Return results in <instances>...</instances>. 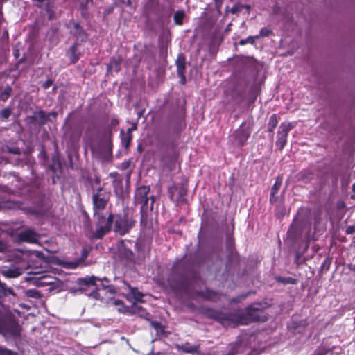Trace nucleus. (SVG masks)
<instances>
[{
	"instance_id": "obj_1",
	"label": "nucleus",
	"mask_w": 355,
	"mask_h": 355,
	"mask_svg": "<svg viewBox=\"0 0 355 355\" xmlns=\"http://www.w3.org/2000/svg\"><path fill=\"white\" fill-rule=\"evenodd\" d=\"M188 267L185 261L180 260L174 263L166 279V284L175 293H187L191 286V280L187 277Z\"/></svg>"
},
{
	"instance_id": "obj_2",
	"label": "nucleus",
	"mask_w": 355,
	"mask_h": 355,
	"mask_svg": "<svg viewBox=\"0 0 355 355\" xmlns=\"http://www.w3.org/2000/svg\"><path fill=\"white\" fill-rule=\"evenodd\" d=\"M266 304L254 302L246 306L242 313H233V326L248 325L250 323L266 322L268 315L266 313Z\"/></svg>"
},
{
	"instance_id": "obj_3",
	"label": "nucleus",
	"mask_w": 355,
	"mask_h": 355,
	"mask_svg": "<svg viewBox=\"0 0 355 355\" xmlns=\"http://www.w3.org/2000/svg\"><path fill=\"white\" fill-rule=\"evenodd\" d=\"M135 225L134 211L129 207H126L121 213L114 214L113 230L116 234L121 236L128 234Z\"/></svg>"
},
{
	"instance_id": "obj_4",
	"label": "nucleus",
	"mask_w": 355,
	"mask_h": 355,
	"mask_svg": "<svg viewBox=\"0 0 355 355\" xmlns=\"http://www.w3.org/2000/svg\"><path fill=\"white\" fill-rule=\"evenodd\" d=\"M199 311L207 318L214 320L223 326H233L232 313H225L210 307H201Z\"/></svg>"
},
{
	"instance_id": "obj_5",
	"label": "nucleus",
	"mask_w": 355,
	"mask_h": 355,
	"mask_svg": "<svg viewBox=\"0 0 355 355\" xmlns=\"http://www.w3.org/2000/svg\"><path fill=\"white\" fill-rule=\"evenodd\" d=\"M94 215L96 216L98 221L96 223L97 229L93 233L92 237L96 239H101L112 230L114 214L110 213L107 218L100 212Z\"/></svg>"
},
{
	"instance_id": "obj_6",
	"label": "nucleus",
	"mask_w": 355,
	"mask_h": 355,
	"mask_svg": "<svg viewBox=\"0 0 355 355\" xmlns=\"http://www.w3.org/2000/svg\"><path fill=\"white\" fill-rule=\"evenodd\" d=\"M21 327L14 315H0V333L9 334L13 337H19L21 335Z\"/></svg>"
},
{
	"instance_id": "obj_7",
	"label": "nucleus",
	"mask_w": 355,
	"mask_h": 355,
	"mask_svg": "<svg viewBox=\"0 0 355 355\" xmlns=\"http://www.w3.org/2000/svg\"><path fill=\"white\" fill-rule=\"evenodd\" d=\"M111 193L102 187L94 190L92 195V204L94 214L103 211L110 201Z\"/></svg>"
},
{
	"instance_id": "obj_8",
	"label": "nucleus",
	"mask_w": 355,
	"mask_h": 355,
	"mask_svg": "<svg viewBox=\"0 0 355 355\" xmlns=\"http://www.w3.org/2000/svg\"><path fill=\"white\" fill-rule=\"evenodd\" d=\"M293 128L291 123H282L279 126L275 144L280 150L286 146L288 133Z\"/></svg>"
},
{
	"instance_id": "obj_9",
	"label": "nucleus",
	"mask_w": 355,
	"mask_h": 355,
	"mask_svg": "<svg viewBox=\"0 0 355 355\" xmlns=\"http://www.w3.org/2000/svg\"><path fill=\"white\" fill-rule=\"evenodd\" d=\"M251 134V129L249 127H245L244 123H242L233 133V137L236 141L238 145L243 146Z\"/></svg>"
},
{
	"instance_id": "obj_10",
	"label": "nucleus",
	"mask_w": 355,
	"mask_h": 355,
	"mask_svg": "<svg viewBox=\"0 0 355 355\" xmlns=\"http://www.w3.org/2000/svg\"><path fill=\"white\" fill-rule=\"evenodd\" d=\"M69 27L70 28V34L76 37L75 42L79 43V42H83L87 40V34L80 23L70 21Z\"/></svg>"
},
{
	"instance_id": "obj_11",
	"label": "nucleus",
	"mask_w": 355,
	"mask_h": 355,
	"mask_svg": "<svg viewBox=\"0 0 355 355\" xmlns=\"http://www.w3.org/2000/svg\"><path fill=\"white\" fill-rule=\"evenodd\" d=\"M149 186H141L137 189L135 193V201L136 203L140 204L141 206L148 207L150 192Z\"/></svg>"
},
{
	"instance_id": "obj_12",
	"label": "nucleus",
	"mask_w": 355,
	"mask_h": 355,
	"mask_svg": "<svg viewBox=\"0 0 355 355\" xmlns=\"http://www.w3.org/2000/svg\"><path fill=\"white\" fill-rule=\"evenodd\" d=\"M58 282V279L50 276V275H41L38 277H35L33 279V283L35 286L37 287H44L46 286H49V291H52L55 288V284Z\"/></svg>"
},
{
	"instance_id": "obj_13",
	"label": "nucleus",
	"mask_w": 355,
	"mask_h": 355,
	"mask_svg": "<svg viewBox=\"0 0 355 355\" xmlns=\"http://www.w3.org/2000/svg\"><path fill=\"white\" fill-rule=\"evenodd\" d=\"M304 230V225L300 221H294L289 227L287 234L288 237L293 241L295 242L302 236Z\"/></svg>"
},
{
	"instance_id": "obj_14",
	"label": "nucleus",
	"mask_w": 355,
	"mask_h": 355,
	"mask_svg": "<svg viewBox=\"0 0 355 355\" xmlns=\"http://www.w3.org/2000/svg\"><path fill=\"white\" fill-rule=\"evenodd\" d=\"M196 295L199 296L207 301L218 302L221 298V293L219 291L206 288L203 291H196Z\"/></svg>"
},
{
	"instance_id": "obj_15",
	"label": "nucleus",
	"mask_w": 355,
	"mask_h": 355,
	"mask_svg": "<svg viewBox=\"0 0 355 355\" xmlns=\"http://www.w3.org/2000/svg\"><path fill=\"white\" fill-rule=\"evenodd\" d=\"M0 272L6 278H16L23 274L24 269L17 266L12 265L10 267H3Z\"/></svg>"
},
{
	"instance_id": "obj_16",
	"label": "nucleus",
	"mask_w": 355,
	"mask_h": 355,
	"mask_svg": "<svg viewBox=\"0 0 355 355\" xmlns=\"http://www.w3.org/2000/svg\"><path fill=\"white\" fill-rule=\"evenodd\" d=\"M185 127L186 123L182 117L171 119L168 123L169 131H172L173 134L177 135H179Z\"/></svg>"
},
{
	"instance_id": "obj_17",
	"label": "nucleus",
	"mask_w": 355,
	"mask_h": 355,
	"mask_svg": "<svg viewBox=\"0 0 355 355\" xmlns=\"http://www.w3.org/2000/svg\"><path fill=\"white\" fill-rule=\"evenodd\" d=\"M18 237L21 241L29 243H36L39 239L38 234L32 229H28L21 232Z\"/></svg>"
},
{
	"instance_id": "obj_18",
	"label": "nucleus",
	"mask_w": 355,
	"mask_h": 355,
	"mask_svg": "<svg viewBox=\"0 0 355 355\" xmlns=\"http://www.w3.org/2000/svg\"><path fill=\"white\" fill-rule=\"evenodd\" d=\"M96 279L97 278L94 276L78 278L77 279V284L79 286V291L83 292L86 291L87 288L90 286H96Z\"/></svg>"
},
{
	"instance_id": "obj_19",
	"label": "nucleus",
	"mask_w": 355,
	"mask_h": 355,
	"mask_svg": "<svg viewBox=\"0 0 355 355\" xmlns=\"http://www.w3.org/2000/svg\"><path fill=\"white\" fill-rule=\"evenodd\" d=\"M29 119L33 123H37L40 126L46 124L49 120V116L42 110L35 112L34 115L29 116Z\"/></svg>"
},
{
	"instance_id": "obj_20",
	"label": "nucleus",
	"mask_w": 355,
	"mask_h": 355,
	"mask_svg": "<svg viewBox=\"0 0 355 355\" xmlns=\"http://www.w3.org/2000/svg\"><path fill=\"white\" fill-rule=\"evenodd\" d=\"M78 46L79 43L75 42L67 53V55L72 64H76L80 59V53L77 52Z\"/></svg>"
},
{
	"instance_id": "obj_21",
	"label": "nucleus",
	"mask_w": 355,
	"mask_h": 355,
	"mask_svg": "<svg viewBox=\"0 0 355 355\" xmlns=\"http://www.w3.org/2000/svg\"><path fill=\"white\" fill-rule=\"evenodd\" d=\"M177 73L178 76H183L186 72V58L183 53H180L175 61Z\"/></svg>"
},
{
	"instance_id": "obj_22",
	"label": "nucleus",
	"mask_w": 355,
	"mask_h": 355,
	"mask_svg": "<svg viewBox=\"0 0 355 355\" xmlns=\"http://www.w3.org/2000/svg\"><path fill=\"white\" fill-rule=\"evenodd\" d=\"M282 184V178L280 176H278L274 184L272 185L270 191V202L274 203L277 201V197L276 196V194L277 193L278 191L279 190Z\"/></svg>"
},
{
	"instance_id": "obj_23",
	"label": "nucleus",
	"mask_w": 355,
	"mask_h": 355,
	"mask_svg": "<svg viewBox=\"0 0 355 355\" xmlns=\"http://www.w3.org/2000/svg\"><path fill=\"white\" fill-rule=\"evenodd\" d=\"M121 61L119 59H116V58H112L110 60V62L107 65V70L108 73H112L113 71L118 73L121 69Z\"/></svg>"
},
{
	"instance_id": "obj_24",
	"label": "nucleus",
	"mask_w": 355,
	"mask_h": 355,
	"mask_svg": "<svg viewBox=\"0 0 355 355\" xmlns=\"http://www.w3.org/2000/svg\"><path fill=\"white\" fill-rule=\"evenodd\" d=\"M199 345H191L189 343L178 346V349L188 354H195L198 352Z\"/></svg>"
},
{
	"instance_id": "obj_25",
	"label": "nucleus",
	"mask_w": 355,
	"mask_h": 355,
	"mask_svg": "<svg viewBox=\"0 0 355 355\" xmlns=\"http://www.w3.org/2000/svg\"><path fill=\"white\" fill-rule=\"evenodd\" d=\"M148 207L141 206V208H140V214H141L140 225L143 227H145L148 223Z\"/></svg>"
},
{
	"instance_id": "obj_26",
	"label": "nucleus",
	"mask_w": 355,
	"mask_h": 355,
	"mask_svg": "<svg viewBox=\"0 0 355 355\" xmlns=\"http://www.w3.org/2000/svg\"><path fill=\"white\" fill-rule=\"evenodd\" d=\"M121 141L122 146L128 149L130 146V142L132 139V135H128L125 133L123 130H121Z\"/></svg>"
},
{
	"instance_id": "obj_27",
	"label": "nucleus",
	"mask_w": 355,
	"mask_h": 355,
	"mask_svg": "<svg viewBox=\"0 0 355 355\" xmlns=\"http://www.w3.org/2000/svg\"><path fill=\"white\" fill-rule=\"evenodd\" d=\"M279 120L278 116L276 114H272L270 118L268 123V131L269 132H273L274 130L277 127L278 124Z\"/></svg>"
},
{
	"instance_id": "obj_28",
	"label": "nucleus",
	"mask_w": 355,
	"mask_h": 355,
	"mask_svg": "<svg viewBox=\"0 0 355 355\" xmlns=\"http://www.w3.org/2000/svg\"><path fill=\"white\" fill-rule=\"evenodd\" d=\"M8 295H12L13 296L15 295V293L12 288H8L6 285V284L2 283L0 281V298H2L3 297H6Z\"/></svg>"
},
{
	"instance_id": "obj_29",
	"label": "nucleus",
	"mask_w": 355,
	"mask_h": 355,
	"mask_svg": "<svg viewBox=\"0 0 355 355\" xmlns=\"http://www.w3.org/2000/svg\"><path fill=\"white\" fill-rule=\"evenodd\" d=\"M275 280L282 284H297V279L291 277H284L281 276H276Z\"/></svg>"
},
{
	"instance_id": "obj_30",
	"label": "nucleus",
	"mask_w": 355,
	"mask_h": 355,
	"mask_svg": "<svg viewBox=\"0 0 355 355\" xmlns=\"http://www.w3.org/2000/svg\"><path fill=\"white\" fill-rule=\"evenodd\" d=\"M299 180L307 182L313 179V173L309 171H302L299 173Z\"/></svg>"
},
{
	"instance_id": "obj_31",
	"label": "nucleus",
	"mask_w": 355,
	"mask_h": 355,
	"mask_svg": "<svg viewBox=\"0 0 355 355\" xmlns=\"http://www.w3.org/2000/svg\"><path fill=\"white\" fill-rule=\"evenodd\" d=\"M184 17L185 12L183 10L176 11L173 16L174 23L178 26L182 25Z\"/></svg>"
},
{
	"instance_id": "obj_32",
	"label": "nucleus",
	"mask_w": 355,
	"mask_h": 355,
	"mask_svg": "<svg viewBox=\"0 0 355 355\" xmlns=\"http://www.w3.org/2000/svg\"><path fill=\"white\" fill-rule=\"evenodd\" d=\"M24 293L28 298L38 300L42 297L41 293L36 289H28L25 291Z\"/></svg>"
},
{
	"instance_id": "obj_33",
	"label": "nucleus",
	"mask_w": 355,
	"mask_h": 355,
	"mask_svg": "<svg viewBox=\"0 0 355 355\" xmlns=\"http://www.w3.org/2000/svg\"><path fill=\"white\" fill-rule=\"evenodd\" d=\"M12 92V87L9 85L6 86L3 91L0 93V101L3 102L7 101L10 96Z\"/></svg>"
},
{
	"instance_id": "obj_34",
	"label": "nucleus",
	"mask_w": 355,
	"mask_h": 355,
	"mask_svg": "<svg viewBox=\"0 0 355 355\" xmlns=\"http://www.w3.org/2000/svg\"><path fill=\"white\" fill-rule=\"evenodd\" d=\"M150 327H153L157 332V334L163 335L165 333L164 326L157 321H151Z\"/></svg>"
},
{
	"instance_id": "obj_35",
	"label": "nucleus",
	"mask_w": 355,
	"mask_h": 355,
	"mask_svg": "<svg viewBox=\"0 0 355 355\" xmlns=\"http://www.w3.org/2000/svg\"><path fill=\"white\" fill-rule=\"evenodd\" d=\"M128 288L130 290V294L132 296L133 299L135 301H141L143 297V294L138 291L137 288H132L129 284H128Z\"/></svg>"
},
{
	"instance_id": "obj_36",
	"label": "nucleus",
	"mask_w": 355,
	"mask_h": 355,
	"mask_svg": "<svg viewBox=\"0 0 355 355\" xmlns=\"http://www.w3.org/2000/svg\"><path fill=\"white\" fill-rule=\"evenodd\" d=\"M122 254L129 261L133 262V263L135 262V254L133 253V252L131 250L128 249V248H124L123 252H122Z\"/></svg>"
},
{
	"instance_id": "obj_37",
	"label": "nucleus",
	"mask_w": 355,
	"mask_h": 355,
	"mask_svg": "<svg viewBox=\"0 0 355 355\" xmlns=\"http://www.w3.org/2000/svg\"><path fill=\"white\" fill-rule=\"evenodd\" d=\"M226 248L230 252H232L234 248V239L232 235H227L225 240Z\"/></svg>"
},
{
	"instance_id": "obj_38",
	"label": "nucleus",
	"mask_w": 355,
	"mask_h": 355,
	"mask_svg": "<svg viewBox=\"0 0 355 355\" xmlns=\"http://www.w3.org/2000/svg\"><path fill=\"white\" fill-rule=\"evenodd\" d=\"M187 193V189L185 186L182 185L178 189V201L181 202H186V199L184 198V196Z\"/></svg>"
},
{
	"instance_id": "obj_39",
	"label": "nucleus",
	"mask_w": 355,
	"mask_h": 355,
	"mask_svg": "<svg viewBox=\"0 0 355 355\" xmlns=\"http://www.w3.org/2000/svg\"><path fill=\"white\" fill-rule=\"evenodd\" d=\"M272 34V31L268 28H261L259 31V35H255V37H258V39L260 37H268Z\"/></svg>"
},
{
	"instance_id": "obj_40",
	"label": "nucleus",
	"mask_w": 355,
	"mask_h": 355,
	"mask_svg": "<svg viewBox=\"0 0 355 355\" xmlns=\"http://www.w3.org/2000/svg\"><path fill=\"white\" fill-rule=\"evenodd\" d=\"M113 304L116 306H118V311L121 313H123L125 311V306L124 302L119 299H114L113 300Z\"/></svg>"
},
{
	"instance_id": "obj_41",
	"label": "nucleus",
	"mask_w": 355,
	"mask_h": 355,
	"mask_svg": "<svg viewBox=\"0 0 355 355\" xmlns=\"http://www.w3.org/2000/svg\"><path fill=\"white\" fill-rule=\"evenodd\" d=\"M12 114V109L9 107L4 108L0 112V117L3 119H8Z\"/></svg>"
},
{
	"instance_id": "obj_42",
	"label": "nucleus",
	"mask_w": 355,
	"mask_h": 355,
	"mask_svg": "<svg viewBox=\"0 0 355 355\" xmlns=\"http://www.w3.org/2000/svg\"><path fill=\"white\" fill-rule=\"evenodd\" d=\"M258 37L254 36H249L246 39H242L239 42V44L240 45H245L247 43H250L251 44H253L255 42V40H257Z\"/></svg>"
},
{
	"instance_id": "obj_43",
	"label": "nucleus",
	"mask_w": 355,
	"mask_h": 355,
	"mask_svg": "<svg viewBox=\"0 0 355 355\" xmlns=\"http://www.w3.org/2000/svg\"><path fill=\"white\" fill-rule=\"evenodd\" d=\"M217 21V17H214L213 16L209 17L206 19L205 25L209 28H211Z\"/></svg>"
},
{
	"instance_id": "obj_44",
	"label": "nucleus",
	"mask_w": 355,
	"mask_h": 355,
	"mask_svg": "<svg viewBox=\"0 0 355 355\" xmlns=\"http://www.w3.org/2000/svg\"><path fill=\"white\" fill-rule=\"evenodd\" d=\"M80 263H81V260L76 261H67L64 263V267L69 269H75L79 266Z\"/></svg>"
},
{
	"instance_id": "obj_45",
	"label": "nucleus",
	"mask_w": 355,
	"mask_h": 355,
	"mask_svg": "<svg viewBox=\"0 0 355 355\" xmlns=\"http://www.w3.org/2000/svg\"><path fill=\"white\" fill-rule=\"evenodd\" d=\"M110 281L107 278H103L102 279V286L103 287V288H109V291L112 293H114V286H110L108 285Z\"/></svg>"
},
{
	"instance_id": "obj_46",
	"label": "nucleus",
	"mask_w": 355,
	"mask_h": 355,
	"mask_svg": "<svg viewBox=\"0 0 355 355\" xmlns=\"http://www.w3.org/2000/svg\"><path fill=\"white\" fill-rule=\"evenodd\" d=\"M178 189L177 186L175 184L168 187V193L169 198L171 200H173V197L175 196V193L178 191Z\"/></svg>"
},
{
	"instance_id": "obj_47",
	"label": "nucleus",
	"mask_w": 355,
	"mask_h": 355,
	"mask_svg": "<svg viewBox=\"0 0 355 355\" xmlns=\"http://www.w3.org/2000/svg\"><path fill=\"white\" fill-rule=\"evenodd\" d=\"M16 353L5 347L0 346V355H15Z\"/></svg>"
},
{
	"instance_id": "obj_48",
	"label": "nucleus",
	"mask_w": 355,
	"mask_h": 355,
	"mask_svg": "<svg viewBox=\"0 0 355 355\" xmlns=\"http://www.w3.org/2000/svg\"><path fill=\"white\" fill-rule=\"evenodd\" d=\"M89 297H92L95 300H98L100 298V293L98 292V288L95 286V288L94 291H92L91 293L88 294Z\"/></svg>"
},
{
	"instance_id": "obj_49",
	"label": "nucleus",
	"mask_w": 355,
	"mask_h": 355,
	"mask_svg": "<svg viewBox=\"0 0 355 355\" xmlns=\"http://www.w3.org/2000/svg\"><path fill=\"white\" fill-rule=\"evenodd\" d=\"M329 352V349L326 348H318L317 349L313 355H327Z\"/></svg>"
},
{
	"instance_id": "obj_50",
	"label": "nucleus",
	"mask_w": 355,
	"mask_h": 355,
	"mask_svg": "<svg viewBox=\"0 0 355 355\" xmlns=\"http://www.w3.org/2000/svg\"><path fill=\"white\" fill-rule=\"evenodd\" d=\"M241 8H246L248 10H250V6H243V5H234L232 8H231V12L234 14L237 12V10H241Z\"/></svg>"
},
{
	"instance_id": "obj_51",
	"label": "nucleus",
	"mask_w": 355,
	"mask_h": 355,
	"mask_svg": "<svg viewBox=\"0 0 355 355\" xmlns=\"http://www.w3.org/2000/svg\"><path fill=\"white\" fill-rule=\"evenodd\" d=\"M250 94L252 96V98L250 100V103H252L256 101L257 96L258 94L254 87L250 89Z\"/></svg>"
},
{
	"instance_id": "obj_52",
	"label": "nucleus",
	"mask_w": 355,
	"mask_h": 355,
	"mask_svg": "<svg viewBox=\"0 0 355 355\" xmlns=\"http://www.w3.org/2000/svg\"><path fill=\"white\" fill-rule=\"evenodd\" d=\"M112 133L111 131H110L108 132L107 137L105 139V141L107 144V146L109 147L110 150H112Z\"/></svg>"
},
{
	"instance_id": "obj_53",
	"label": "nucleus",
	"mask_w": 355,
	"mask_h": 355,
	"mask_svg": "<svg viewBox=\"0 0 355 355\" xmlns=\"http://www.w3.org/2000/svg\"><path fill=\"white\" fill-rule=\"evenodd\" d=\"M53 83V81L51 79H47L45 82H44L42 85V87L44 89L49 88Z\"/></svg>"
},
{
	"instance_id": "obj_54",
	"label": "nucleus",
	"mask_w": 355,
	"mask_h": 355,
	"mask_svg": "<svg viewBox=\"0 0 355 355\" xmlns=\"http://www.w3.org/2000/svg\"><path fill=\"white\" fill-rule=\"evenodd\" d=\"M8 152L14 155H20L21 150L18 147L8 148Z\"/></svg>"
},
{
	"instance_id": "obj_55",
	"label": "nucleus",
	"mask_w": 355,
	"mask_h": 355,
	"mask_svg": "<svg viewBox=\"0 0 355 355\" xmlns=\"http://www.w3.org/2000/svg\"><path fill=\"white\" fill-rule=\"evenodd\" d=\"M345 233L347 234H352L355 233V225H349L347 227L345 230Z\"/></svg>"
},
{
	"instance_id": "obj_56",
	"label": "nucleus",
	"mask_w": 355,
	"mask_h": 355,
	"mask_svg": "<svg viewBox=\"0 0 355 355\" xmlns=\"http://www.w3.org/2000/svg\"><path fill=\"white\" fill-rule=\"evenodd\" d=\"M303 252H296L295 257V263L299 265V259L302 256Z\"/></svg>"
},
{
	"instance_id": "obj_57",
	"label": "nucleus",
	"mask_w": 355,
	"mask_h": 355,
	"mask_svg": "<svg viewBox=\"0 0 355 355\" xmlns=\"http://www.w3.org/2000/svg\"><path fill=\"white\" fill-rule=\"evenodd\" d=\"M149 200H150L151 202L150 207H148V209H150V211H152L153 209V204L155 202V197L154 196H151L149 197Z\"/></svg>"
},
{
	"instance_id": "obj_58",
	"label": "nucleus",
	"mask_w": 355,
	"mask_h": 355,
	"mask_svg": "<svg viewBox=\"0 0 355 355\" xmlns=\"http://www.w3.org/2000/svg\"><path fill=\"white\" fill-rule=\"evenodd\" d=\"M137 129V124H133L131 128H129L128 130H127V132L126 134L128 135H132V132L133 130H135Z\"/></svg>"
},
{
	"instance_id": "obj_59",
	"label": "nucleus",
	"mask_w": 355,
	"mask_h": 355,
	"mask_svg": "<svg viewBox=\"0 0 355 355\" xmlns=\"http://www.w3.org/2000/svg\"><path fill=\"white\" fill-rule=\"evenodd\" d=\"M220 32V28L219 27H217L213 32L212 33V37L214 39H216L218 37V33Z\"/></svg>"
},
{
	"instance_id": "obj_60",
	"label": "nucleus",
	"mask_w": 355,
	"mask_h": 355,
	"mask_svg": "<svg viewBox=\"0 0 355 355\" xmlns=\"http://www.w3.org/2000/svg\"><path fill=\"white\" fill-rule=\"evenodd\" d=\"M223 4L215 3V7L217 10L218 15H220L221 14V8Z\"/></svg>"
},
{
	"instance_id": "obj_61",
	"label": "nucleus",
	"mask_w": 355,
	"mask_h": 355,
	"mask_svg": "<svg viewBox=\"0 0 355 355\" xmlns=\"http://www.w3.org/2000/svg\"><path fill=\"white\" fill-rule=\"evenodd\" d=\"M347 268L350 271H352V272H355V264H352V263L347 264Z\"/></svg>"
},
{
	"instance_id": "obj_62",
	"label": "nucleus",
	"mask_w": 355,
	"mask_h": 355,
	"mask_svg": "<svg viewBox=\"0 0 355 355\" xmlns=\"http://www.w3.org/2000/svg\"><path fill=\"white\" fill-rule=\"evenodd\" d=\"M94 183L96 185H99L101 183V178L99 176H95Z\"/></svg>"
},
{
	"instance_id": "obj_63",
	"label": "nucleus",
	"mask_w": 355,
	"mask_h": 355,
	"mask_svg": "<svg viewBox=\"0 0 355 355\" xmlns=\"http://www.w3.org/2000/svg\"><path fill=\"white\" fill-rule=\"evenodd\" d=\"M141 244L139 242L135 243V249L139 252L141 250Z\"/></svg>"
},
{
	"instance_id": "obj_64",
	"label": "nucleus",
	"mask_w": 355,
	"mask_h": 355,
	"mask_svg": "<svg viewBox=\"0 0 355 355\" xmlns=\"http://www.w3.org/2000/svg\"><path fill=\"white\" fill-rule=\"evenodd\" d=\"M119 124V121L116 119H112L111 121V125L113 126H116Z\"/></svg>"
}]
</instances>
